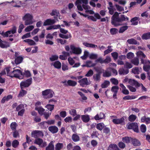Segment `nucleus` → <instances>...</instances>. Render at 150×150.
I'll return each mask as SVG.
<instances>
[{"label": "nucleus", "instance_id": "obj_63", "mask_svg": "<svg viewBox=\"0 0 150 150\" xmlns=\"http://www.w3.org/2000/svg\"><path fill=\"white\" fill-rule=\"evenodd\" d=\"M111 54L114 60H116L118 58V54L117 52H113L111 53Z\"/></svg>", "mask_w": 150, "mask_h": 150}, {"label": "nucleus", "instance_id": "obj_56", "mask_svg": "<svg viewBox=\"0 0 150 150\" xmlns=\"http://www.w3.org/2000/svg\"><path fill=\"white\" fill-rule=\"evenodd\" d=\"M99 135V134L98 132L97 131H93L92 133L91 134V137L92 138L94 137H98V136Z\"/></svg>", "mask_w": 150, "mask_h": 150}, {"label": "nucleus", "instance_id": "obj_38", "mask_svg": "<svg viewBox=\"0 0 150 150\" xmlns=\"http://www.w3.org/2000/svg\"><path fill=\"white\" fill-rule=\"evenodd\" d=\"M43 142V140L42 139L40 138H38L35 139L34 141V143L35 144L40 146L41 145Z\"/></svg>", "mask_w": 150, "mask_h": 150}, {"label": "nucleus", "instance_id": "obj_21", "mask_svg": "<svg viewBox=\"0 0 150 150\" xmlns=\"http://www.w3.org/2000/svg\"><path fill=\"white\" fill-rule=\"evenodd\" d=\"M59 37L63 39H68L69 38H71L72 36L71 34L68 33V34L66 35H64L62 33H60L59 34Z\"/></svg>", "mask_w": 150, "mask_h": 150}, {"label": "nucleus", "instance_id": "obj_1", "mask_svg": "<svg viewBox=\"0 0 150 150\" xmlns=\"http://www.w3.org/2000/svg\"><path fill=\"white\" fill-rule=\"evenodd\" d=\"M120 13L116 11L115 12L111 17V23L115 27L124 25L121 27L119 31V33H122L128 28V26H127V23L123 22L128 21L129 18L124 15L122 14L120 16L119 14Z\"/></svg>", "mask_w": 150, "mask_h": 150}, {"label": "nucleus", "instance_id": "obj_26", "mask_svg": "<svg viewBox=\"0 0 150 150\" xmlns=\"http://www.w3.org/2000/svg\"><path fill=\"white\" fill-rule=\"evenodd\" d=\"M83 45L85 46L88 47H91L92 48H95L96 47H97V45H95L94 44H91V43H89L87 42H84L83 43Z\"/></svg>", "mask_w": 150, "mask_h": 150}, {"label": "nucleus", "instance_id": "obj_15", "mask_svg": "<svg viewBox=\"0 0 150 150\" xmlns=\"http://www.w3.org/2000/svg\"><path fill=\"white\" fill-rule=\"evenodd\" d=\"M49 131L52 133L54 134L57 132L58 131V128L55 126H50L48 128Z\"/></svg>", "mask_w": 150, "mask_h": 150}, {"label": "nucleus", "instance_id": "obj_30", "mask_svg": "<svg viewBox=\"0 0 150 150\" xmlns=\"http://www.w3.org/2000/svg\"><path fill=\"white\" fill-rule=\"evenodd\" d=\"M53 66L55 68L59 69L61 67V63L59 61H57L54 63Z\"/></svg>", "mask_w": 150, "mask_h": 150}, {"label": "nucleus", "instance_id": "obj_27", "mask_svg": "<svg viewBox=\"0 0 150 150\" xmlns=\"http://www.w3.org/2000/svg\"><path fill=\"white\" fill-rule=\"evenodd\" d=\"M23 41L27 42L30 46L34 45L36 44V43L33 40L30 39H26L23 40Z\"/></svg>", "mask_w": 150, "mask_h": 150}, {"label": "nucleus", "instance_id": "obj_36", "mask_svg": "<svg viewBox=\"0 0 150 150\" xmlns=\"http://www.w3.org/2000/svg\"><path fill=\"white\" fill-rule=\"evenodd\" d=\"M131 62L135 65L137 66L139 64V59L137 58H135L131 60Z\"/></svg>", "mask_w": 150, "mask_h": 150}, {"label": "nucleus", "instance_id": "obj_23", "mask_svg": "<svg viewBox=\"0 0 150 150\" xmlns=\"http://www.w3.org/2000/svg\"><path fill=\"white\" fill-rule=\"evenodd\" d=\"M54 142L51 141L48 144V146L46 147V150H54Z\"/></svg>", "mask_w": 150, "mask_h": 150}, {"label": "nucleus", "instance_id": "obj_8", "mask_svg": "<svg viewBox=\"0 0 150 150\" xmlns=\"http://www.w3.org/2000/svg\"><path fill=\"white\" fill-rule=\"evenodd\" d=\"M31 135L32 137L35 138L42 137L43 136V134L42 131L36 130L32 131Z\"/></svg>", "mask_w": 150, "mask_h": 150}, {"label": "nucleus", "instance_id": "obj_6", "mask_svg": "<svg viewBox=\"0 0 150 150\" xmlns=\"http://www.w3.org/2000/svg\"><path fill=\"white\" fill-rule=\"evenodd\" d=\"M12 75L11 77H16L19 79H20V75H23L22 72L20 70L18 69H15L12 71Z\"/></svg>", "mask_w": 150, "mask_h": 150}, {"label": "nucleus", "instance_id": "obj_52", "mask_svg": "<svg viewBox=\"0 0 150 150\" xmlns=\"http://www.w3.org/2000/svg\"><path fill=\"white\" fill-rule=\"evenodd\" d=\"M17 124L16 122H12L10 125V127L12 130L15 131L16 130Z\"/></svg>", "mask_w": 150, "mask_h": 150}, {"label": "nucleus", "instance_id": "obj_54", "mask_svg": "<svg viewBox=\"0 0 150 150\" xmlns=\"http://www.w3.org/2000/svg\"><path fill=\"white\" fill-rule=\"evenodd\" d=\"M132 64L127 62H126L124 64L125 68L127 69H129L132 68Z\"/></svg>", "mask_w": 150, "mask_h": 150}, {"label": "nucleus", "instance_id": "obj_57", "mask_svg": "<svg viewBox=\"0 0 150 150\" xmlns=\"http://www.w3.org/2000/svg\"><path fill=\"white\" fill-rule=\"evenodd\" d=\"M19 142L17 140H14L12 143V146L15 148H16L19 145Z\"/></svg>", "mask_w": 150, "mask_h": 150}, {"label": "nucleus", "instance_id": "obj_17", "mask_svg": "<svg viewBox=\"0 0 150 150\" xmlns=\"http://www.w3.org/2000/svg\"><path fill=\"white\" fill-rule=\"evenodd\" d=\"M81 119L82 121L85 123L88 122L90 120L89 115H81Z\"/></svg>", "mask_w": 150, "mask_h": 150}, {"label": "nucleus", "instance_id": "obj_42", "mask_svg": "<svg viewBox=\"0 0 150 150\" xmlns=\"http://www.w3.org/2000/svg\"><path fill=\"white\" fill-rule=\"evenodd\" d=\"M54 105L50 104H48L45 106V108L50 111H52L54 109Z\"/></svg>", "mask_w": 150, "mask_h": 150}, {"label": "nucleus", "instance_id": "obj_59", "mask_svg": "<svg viewBox=\"0 0 150 150\" xmlns=\"http://www.w3.org/2000/svg\"><path fill=\"white\" fill-rule=\"evenodd\" d=\"M58 58V56L57 55H52L50 58V59L51 61L53 62L57 60Z\"/></svg>", "mask_w": 150, "mask_h": 150}, {"label": "nucleus", "instance_id": "obj_47", "mask_svg": "<svg viewBox=\"0 0 150 150\" xmlns=\"http://www.w3.org/2000/svg\"><path fill=\"white\" fill-rule=\"evenodd\" d=\"M0 33L3 37H8L9 35L10 34V31L8 30L5 32L3 31L2 32H0Z\"/></svg>", "mask_w": 150, "mask_h": 150}, {"label": "nucleus", "instance_id": "obj_32", "mask_svg": "<svg viewBox=\"0 0 150 150\" xmlns=\"http://www.w3.org/2000/svg\"><path fill=\"white\" fill-rule=\"evenodd\" d=\"M11 68V66H8L6 67L5 68V70H6L7 72V76L11 77V75H12V71L11 72H10Z\"/></svg>", "mask_w": 150, "mask_h": 150}, {"label": "nucleus", "instance_id": "obj_13", "mask_svg": "<svg viewBox=\"0 0 150 150\" xmlns=\"http://www.w3.org/2000/svg\"><path fill=\"white\" fill-rule=\"evenodd\" d=\"M56 21L55 20L48 19L45 21L44 22L43 25L47 26L49 25H52L54 24Z\"/></svg>", "mask_w": 150, "mask_h": 150}, {"label": "nucleus", "instance_id": "obj_60", "mask_svg": "<svg viewBox=\"0 0 150 150\" xmlns=\"http://www.w3.org/2000/svg\"><path fill=\"white\" fill-rule=\"evenodd\" d=\"M57 41L58 43H60L61 45H64L67 42L66 40L59 38H58L57 39Z\"/></svg>", "mask_w": 150, "mask_h": 150}, {"label": "nucleus", "instance_id": "obj_12", "mask_svg": "<svg viewBox=\"0 0 150 150\" xmlns=\"http://www.w3.org/2000/svg\"><path fill=\"white\" fill-rule=\"evenodd\" d=\"M78 82L80 83V86L83 87H84L85 85H88L89 84L87 78H84L79 80Z\"/></svg>", "mask_w": 150, "mask_h": 150}, {"label": "nucleus", "instance_id": "obj_39", "mask_svg": "<svg viewBox=\"0 0 150 150\" xmlns=\"http://www.w3.org/2000/svg\"><path fill=\"white\" fill-rule=\"evenodd\" d=\"M111 46H110L108 47H107L108 49L104 52V55L108 54L112 51L113 50L112 49H111Z\"/></svg>", "mask_w": 150, "mask_h": 150}, {"label": "nucleus", "instance_id": "obj_43", "mask_svg": "<svg viewBox=\"0 0 150 150\" xmlns=\"http://www.w3.org/2000/svg\"><path fill=\"white\" fill-rule=\"evenodd\" d=\"M50 93H49L48 94L47 96L45 97V98L46 99L50 98L53 97L54 94V91H53L52 90L50 89Z\"/></svg>", "mask_w": 150, "mask_h": 150}, {"label": "nucleus", "instance_id": "obj_61", "mask_svg": "<svg viewBox=\"0 0 150 150\" xmlns=\"http://www.w3.org/2000/svg\"><path fill=\"white\" fill-rule=\"evenodd\" d=\"M111 61V57L109 56H107L105 59L104 60V63L108 64Z\"/></svg>", "mask_w": 150, "mask_h": 150}, {"label": "nucleus", "instance_id": "obj_46", "mask_svg": "<svg viewBox=\"0 0 150 150\" xmlns=\"http://www.w3.org/2000/svg\"><path fill=\"white\" fill-rule=\"evenodd\" d=\"M118 30L115 28H111L110 30V32L112 35H114L117 33Z\"/></svg>", "mask_w": 150, "mask_h": 150}, {"label": "nucleus", "instance_id": "obj_3", "mask_svg": "<svg viewBox=\"0 0 150 150\" xmlns=\"http://www.w3.org/2000/svg\"><path fill=\"white\" fill-rule=\"evenodd\" d=\"M32 79L30 78L24 81H21L20 83L21 88H24L29 87L32 83Z\"/></svg>", "mask_w": 150, "mask_h": 150}, {"label": "nucleus", "instance_id": "obj_48", "mask_svg": "<svg viewBox=\"0 0 150 150\" xmlns=\"http://www.w3.org/2000/svg\"><path fill=\"white\" fill-rule=\"evenodd\" d=\"M119 89V88L117 86H114L112 87L111 91L112 92L114 93H117Z\"/></svg>", "mask_w": 150, "mask_h": 150}, {"label": "nucleus", "instance_id": "obj_64", "mask_svg": "<svg viewBox=\"0 0 150 150\" xmlns=\"http://www.w3.org/2000/svg\"><path fill=\"white\" fill-rule=\"evenodd\" d=\"M93 79L96 81H98L100 79V75L96 74L93 76Z\"/></svg>", "mask_w": 150, "mask_h": 150}, {"label": "nucleus", "instance_id": "obj_55", "mask_svg": "<svg viewBox=\"0 0 150 150\" xmlns=\"http://www.w3.org/2000/svg\"><path fill=\"white\" fill-rule=\"evenodd\" d=\"M110 81L112 84L115 85H117L118 83V80L115 78H111L110 79Z\"/></svg>", "mask_w": 150, "mask_h": 150}, {"label": "nucleus", "instance_id": "obj_44", "mask_svg": "<svg viewBox=\"0 0 150 150\" xmlns=\"http://www.w3.org/2000/svg\"><path fill=\"white\" fill-rule=\"evenodd\" d=\"M135 98H136V97L135 96H130L128 95L124 96L123 98V99L124 100H129L134 99Z\"/></svg>", "mask_w": 150, "mask_h": 150}, {"label": "nucleus", "instance_id": "obj_24", "mask_svg": "<svg viewBox=\"0 0 150 150\" xmlns=\"http://www.w3.org/2000/svg\"><path fill=\"white\" fill-rule=\"evenodd\" d=\"M127 42L129 44L139 45V42L133 38L129 39L127 40Z\"/></svg>", "mask_w": 150, "mask_h": 150}, {"label": "nucleus", "instance_id": "obj_14", "mask_svg": "<svg viewBox=\"0 0 150 150\" xmlns=\"http://www.w3.org/2000/svg\"><path fill=\"white\" fill-rule=\"evenodd\" d=\"M143 66V69L145 71L148 72L150 70V61L148 60Z\"/></svg>", "mask_w": 150, "mask_h": 150}, {"label": "nucleus", "instance_id": "obj_41", "mask_svg": "<svg viewBox=\"0 0 150 150\" xmlns=\"http://www.w3.org/2000/svg\"><path fill=\"white\" fill-rule=\"evenodd\" d=\"M50 89H46L44 91H42V95L43 96L44 98L47 96L48 94L49 93H50Z\"/></svg>", "mask_w": 150, "mask_h": 150}, {"label": "nucleus", "instance_id": "obj_18", "mask_svg": "<svg viewBox=\"0 0 150 150\" xmlns=\"http://www.w3.org/2000/svg\"><path fill=\"white\" fill-rule=\"evenodd\" d=\"M105 115L103 112H100L99 115L97 114L95 117L94 119L96 120H99L100 119H102L104 118Z\"/></svg>", "mask_w": 150, "mask_h": 150}, {"label": "nucleus", "instance_id": "obj_11", "mask_svg": "<svg viewBox=\"0 0 150 150\" xmlns=\"http://www.w3.org/2000/svg\"><path fill=\"white\" fill-rule=\"evenodd\" d=\"M131 143L134 146H139L141 145L140 141L135 138H132Z\"/></svg>", "mask_w": 150, "mask_h": 150}, {"label": "nucleus", "instance_id": "obj_4", "mask_svg": "<svg viewBox=\"0 0 150 150\" xmlns=\"http://www.w3.org/2000/svg\"><path fill=\"white\" fill-rule=\"evenodd\" d=\"M81 2L84 4H87L88 3V0H76L75 3V5L77 6L78 9L79 11H82L83 10L82 6L80 4Z\"/></svg>", "mask_w": 150, "mask_h": 150}, {"label": "nucleus", "instance_id": "obj_16", "mask_svg": "<svg viewBox=\"0 0 150 150\" xmlns=\"http://www.w3.org/2000/svg\"><path fill=\"white\" fill-rule=\"evenodd\" d=\"M140 18L139 17H135L132 18L130 20V22L132 23L131 25H135L138 24V22L136 21H139Z\"/></svg>", "mask_w": 150, "mask_h": 150}, {"label": "nucleus", "instance_id": "obj_37", "mask_svg": "<svg viewBox=\"0 0 150 150\" xmlns=\"http://www.w3.org/2000/svg\"><path fill=\"white\" fill-rule=\"evenodd\" d=\"M63 147V144L61 143H57L55 145V150H60Z\"/></svg>", "mask_w": 150, "mask_h": 150}, {"label": "nucleus", "instance_id": "obj_31", "mask_svg": "<svg viewBox=\"0 0 150 150\" xmlns=\"http://www.w3.org/2000/svg\"><path fill=\"white\" fill-rule=\"evenodd\" d=\"M132 138L131 137H123L122 138V141L127 144L131 143Z\"/></svg>", "mask_w": 150, "mask_h": 150}, {"label": "nucleus", "instance_id": "obj_9", "mask_svg": "<svg viewBox=\"0 0 150 150\" xmlns=\"http://www.w3.org/2000/svg\"><path fill=\"white\" fill-rule=\"evenodd\" d=\"M70 48L74 54H79L81 53V49L79 47H75L73 45H71Z\"/></svg>", "mask_w": 150, "mask_h": 150}, {"label": "nucleus", "instance_id": "obj_7", "mask_svg": "<svg viewBox=\"0 0 150 150\" xmlns=\"http://www.w3.org/2000/svg\"><path fill=\"white\" fill-rule=\"evenodd\" d=\"M125 119L124 117L120 119H114L112 120V122L116 124H120L121 125H124L125 123Z\"/></svg>", "mask_w": 150, "mask_h": 150}, {"label": "nucleus", "instance_id": "obj_58", "mask_svg": "<svg viewBox=\"0 0 150 150\" xmlns=\"http://www.w3.org/2000/svg\"><path fill=\"white\" fill-rule=\"evenodd\" d=\"M69 113L73 116L74 117L76 115V110L74 109H72L69 111Z\"/></svg>", "mask_w": 150, "mask_h": 150}, {"label": "nucleus", "instance_id": "obj_10", "mask_svg": "<svg viewBox=\"0 0 150 150\" xmlns=\"http://www.w3.org/2000/svg\"><path fill=\"white\" fill-rule=\"evenodd\" d=\"M18 53L16 52L15 54V62L16 65L22 63L23 59V57L22 56H18Z\"/></svg>", "mask_w": 150, "mask_h": 150}, {"label": "nucleus", "instance_id": "obj_34", "mask_svg": "<svg viewBox=\"0 0 150 150\" xmlns=\"http://www.w3.org/2000/svg\"><path fill=\"white\" fill-rule=\"evenodd\" d=\"M104 127V125L103 123L101 122L97 124L96 125V128L100 130L101 131Z\"/></svg>", "mask_w": 150, "mask_h": 150}, {"label": "nucleus", "instance_id": "obj_50", "mask_svg": "<svg viewBox=\"0 0 150 150\" xmlns=\"http://www.w3.org/2000/svg\"><path fill=\"white\" fill-rule=\"evenodd\" d=\"M117 146L116 144H110L108 147V150H115Z\"/></svg>", "mask_w": 150, "mask_h": 150}, {"label": "nucleus", "instance_id": "obj_29", "mask_svg": "<svg viewBox=\"0 0 150 150\" xmlns=\"http://www.w3.org/2000/svg\"><path fill=\"white\" fill-rule=\"evenodd\" d=\"M72 139L74 142H77L80 140V137L79 136L75 134H73L72 136Z\"/></svg>", "mask_w": 150, "mask_h": 150}, {"label": "nucleus", "instance_id": "obj_2", "mask_svg": "<svg viewBox=\"0 0 150 150\" xmlns=\"http://www.w3.org/2000/svg\"><path fill=\"white\" fill-rule=\"evenodd\" d=\"M136 55L137 58L140 59L141 64H144L147 62V57L142 51H138L136 53Z\"/></svg>", "mask_w": 150, "mask_h": 150}, {"label": "nucleus", "instance_id": "obj_33", "mask_svg": "<svg viewBox=\"0 0 150 150\" xmlns=\"http://www.w3.org/2000/svg\"><path fill=\"white\" fill-rule=\"evenodd\" d=\"M68 86L74 87L76 86L77 83L75 81L71 80H68L67 81Z\"/></svg>", "mask_w": 150, "mask_h": 150}, {"label": "nucleus", "instance_id": "obj_62", "mask_svg": "<svg viewBox=\"0 0 150 150\" xmlns=\"http://www.w3.org/2000/svg\"><path fill=\"white\" fill-rule=\"evenodd\" d=\"M78 93L81 97L83 100H86L87 99V97L85 96L84 95L81 91H78Z\"/></svg>", "mask_w": 150, "mask_h": 150}, {"label": "nucleus", "instance_id": "obj_40", "mask_svg": "<svg viewBox=\"0 0 150 150\" xmlns=\"http://www.w3.org/2000/svg\"><path fill=\"white\" fill-rule=\"evenodd\" d=\"M110 82L108 81H105L101 84V87L102 88H105L107 87L110 84Z\"/></svg>", "mask_w": 150, "mask_h": 150}, {"label": "nucleus", "instance_id": "obj_19", "mask_svg": "<svg viewBox=\"0 0 150 150\" xmlns=\"http://www.w3.org/2000/svg\"><path fill=\"white\" fill-rule=\"evenodd\" d=\"M141 120L142 122H145L146 124H150L149 117H146L145 116H144L142 117Z\"/></svg>", "mask_w": 150, "mask_h": 150}, {"label": "nucleus", "instance_id": "obj_22", "mask_svg": "<svg viewBox=\"0 0 150 150\" xmlns=\"http://www.w3.org/2000/svg\"><path fill=\"white\" fill-rule=\"evenodd\" d=\"M23 89L21 88V90L20 91L19 93L17 96L18 98L23 97L27 94V91L24 90Z\"/></svg>", "mask_w": 150, "mask_h": 150}, {"label": "nucleus", "instance_id": "obj_28", "mask_svg": "<svg viewBox=\"0 0 150 150\" xmlns=\"http://www.w3.org/2000/svg\"><path fill=\"white\" fill-rule=\"evenodd\" d=\"M142 38L143 40H148L150 39V32H148L143 34Z\"/></svg>", "mask_w": 150, "mask_h": 150}, {"label": "nucleus", "instance_id": "obj_5", "mask_svg": "<svg viewBox=\"0 0 150 150\" xmlns=\"http://www.w3.org/2000/svg\"><path fill=\"white\" fill-rule=\"evenodd\" d=\"M127 128L129 129H132L134 132L137 133L139 132L138 124L136 122H133L127 125Z\"/></svg>", "mask_w": 150, "mask_h": 150}, {"label": "nucleus", "instance_id": "obj_51", "mask_svg": "<svg viewBox=\"0 0 150 150\" xmlns=\"http://www.w3.org/2000/svg\"><path fill=\"white\" fill-rule=\"evenodd\" d=\"M132 71L135 74H139L140 72L139 68L138 67H135L133 68L132 69Z\"/></svg>", "mask_w": 150, "mask_h": 150}, {"label": "nucleus", "instance_id": "obj_49", "mask_svg": "<svg viewBox=\"0 0 150 150\" xmlns=\"http://www.w3.org/2000/svg\"><path fill=\"white\" fill-rule=\"evenodd\" d=\"M136 118L137 117L135 115L132 114L129 116L128 120L130 122H134L136 120Z\"/></svg>", "mask_w": 150, "mask_h": 150}, {"label": "nucleus", "instance_id": "obj_35", "mask_svg": "<svg viewBox=\"0 0 150 150\" xmlns=\"http://www.w3.org/2000/svg\"><path fill=\"white\" fill-rule=\"evenodd\" d=\"M103 76L104 77H109L111 76V73L110 71H104V70L103 69Z\"/></svg>", "mask_w": 150, "mask_h": 150}, {"label": "nucleus", "instance_id": "obj_45", "mask_svg": "<svg viewBox=\"0 0 150 150\" xmlns=\"http://www.w3.org/2000/svg\"><path fill=\"white\" fill-rule=\"evenodd\" d=\"M33 19V16L29 13L26 14L24 16L23 19H29L32 20Z\"/></svg>", "mask_w": 150, "mask_h": 150}, {"label": "nucleus", "instance_id": "obj_25", "mask_svg": "<svg viewBox=\"0 0 150 150\" xmlns=\"http://www.w3.org/2000/svg\"><path fill=\"white\" fill-rule=\"evenodd\" d=\"M129 73V70L128 69H125L123 68L119 69V73L120 75H125Z\"/></svg>", "mask_w": 150, "mask_h": 150}, {"label": "nucleus", "instance_id": "obj_53", "mask_svg": "<svg viewBox=\"0 0 150 150\" xmlns=\"http://www.w3.org/2000/svg\"><path fill=\"white\" fill-rule=\"evenodd\" d=\"M23 75L22 76H25L26 77H29L31 76V74L30 73V71L28 70H25V72H23Z\"/></svg>", "mask_w": 150, "mask_h": 150}, {"label": "nucleus", "instance_id": "obj_20", "mask_svg": "<svg viewBox=\"0 0 150 150\" xmlns=\"http://www.w3.org/2000/svg\"><path fill=\"white\" fill-rule=\"evenodd\" d=\"M35 110L38 111L39 114L41 116H42L43 115L45 110V109L43 108L42 106L35 107Z\"/></svg>", "mask_w": 150, "mask_h": 150}]
</instances>
